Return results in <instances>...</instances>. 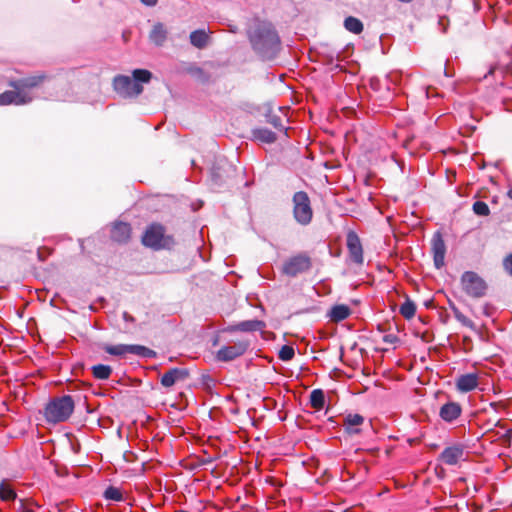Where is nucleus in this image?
<instances>
[{
    "instance_id": "32",
    "label": "nucleus",
    "mask_w": 512,
    "mask_h": 512,
    "mask_svg": "<svg viewBox=\"0 0 512 512\" xmlns=\"http://www.w3.org/2000/svg\"><path fill=\"white\" fill-rule=\"evenodd\" d=\"M152 78V73L146 69H135L132 72V79L135 83H148Z\"/></svg>"
},
{
    "instance_id": "3",
    "label": "nucleus",
    "mask_w": 512,
    "mask_h": 512,
    "mask_svg": "<svg viewBox=\"0 0 512 512\" xmlns=\"http://www.w3.org/2000/svg\"><path fill=\"white\" fill-rule=\"evenodd\" d=\"M142 244L154 250L170 248L174 245V239L165 234L163 225L153 223L149 225L143 233Z\"/></svg>"
},
{
    "instance_id": "30",
    "label": "nucleus",
    "mask_w": 512,
    "mask_h": 512,
    "mask_svg": "<svg viewBox=\"0 0 512 512\" xmlns=\"http://www.w3.org/2000/svg\"><path fill=\"white\" fill-rule=\"evenodd\" d=\"M211 182L215 187H221L225 183L223 168L220 165H214L211 169Z\"/></svg>"
},
{
    "instance_id": "15",
    "label": "nucleus",
    "mask_w": 512,
    "mask_h": 512,
    "mask_svg": "<svg viewBox=\"0 0 512 512\" xmlns=\"http://www.w3.org/2000/svg\"><path fill=\"white\" fill-rule=\"evenodd\" d=\"M464 448L462 445L446 447L440 454V460L447 465H455L463 458Z\"/></svg>"
},
{
    "instance_id": "10",
    "label": "nucleus",
    "mask_w": 512,
    "mask_h": 512,
    "mask_svg": "<svg viewBox=\"0 0 512 512\" xmlns=\"http://www.w3.org/2000/svg\"><path fill=\"white\" fill-rule=\"evenodd\" d=\"M431 252L435 268L441 269L445 265L446 245L440 231H436L432 236Z\"/></svg>"
},
{
    "instance_id": "23",
    "label": "nucleus",
    "mask_w": 512,
    "mask_h": 512,
    "mask_svg": "<svg viewBox=\"0 0 512 512\" xmlns=\"http://www.w3.org/2000/svg\"><path fill=\"white\" fill-rule=\"evenodd\" d=\"M351 314V309L345 304H337L331 307L328 312V316L333 322H341L347 319Z\"/></svg>"
},
{
    "instance_id": "31",
    "label": "nucleus",
    "mask_w": 512,
    "mask_h": 512,
    "mask_svg": "<svg viewBox=\"0 0 512 512\" xmlns=\"http://www.w3.org/2000/svg\"><path fill=\"white\" fill-rule=\"evenodd\" d=\"M103 497L106 500L114 502H121L124 500L121 490L115 486H108L103 493Z\"/></svg>"
},
{
    "instance_id": "13",
    "label": "nucleus",
    "mask_w": 512,
    "mask_h": 512,
    "mask_svg": "<svg viewBox=\"0 0 512 512\" xmlns=\"http://www.w3.org/2000/svg\"><path fill=\"white\" fill-rule=\"evenodd\" d=\"M266 324L262 320L257 319H251V320H245L241 321L239 323L229 325L225 331L232 333V332H255V331H261L263 328H265Z\"/></svg>"
},
{
    "instance_id": "16",
    "label": "nucleus",
    "mask_w": 512,
    "mask_h": 512,
    "mask_svg": "<svg viewBox=\"0 0 512 512\" xmlns=\"http://www.w3.org/2000/svg\"><path fill=\"white\" fill-rule=\"evenodd\" d=\"M461 413H462L461 405L457 402L451 401V402H447L444 405H442V407L440 408V411H439V416L443 421H445L447 423H451L454 420H456L457 418H459Z\"/></svg>"
},
{
    "instance_id": "9",
    "label": "nucleus",
    "mask_w": 512,
    "mask_h": 512,
    "mask_svg": "<svg viewBox=\"0 0 512 512\" xmlns=\"http://www.w3.org/2000/svg\"><path fill=\"white\" fill-rule=\"evenodd\" d=\"M346 246L351 261L357 265H362L364 262L363 247L361 240L355 231H348L346 235Z\"/></svg>"
},
{
    "instance_id": "24",
    "label": "nucleus",
    "mask_w": 512,
    "mask_h": 512,
    "mask_svg": "<svg viewBox=\"0 0 512 512\" xmlns=\"http://www.w3.org/2000/svg\"><path fill=\"white\" fill-rule=\"evenodd\" d=\"M102 349L113 356H125L127 354H132L133 351V344H117V345H110V344H104L102 346Z\"/></svg>"
},
{
    "instance_id": "38",
    "label": "nucleus",
    "mask_w": 512,
    "mask_h": 512,
    "mask_svg": "<svg viewBox=\"0 0 512 512\" xmlns=\"http://www.w3.org/2000/svg\"><path fill=\"white\" fill-rule=\"evenodd\" d=\"M455 317L458 321H460L463 325L467 327H471L473 325L472 321L464 316L462 313L455 311Z\"/></svg>"
},
{
    "instance_id": "36",
    "label": "nucleus",
    "mask_w": 512,
    "mask_h": 512,
    "mask_svg": "<svg viewBox=\"0 0 512 512\" xmlns=\"http://www.w3.org/2000/svg\"><path fill=\"white\" fill-rule=\"evenodd\" d=\"M294 355V348L290 345H283L278 353V357L282 361H290L294 357Z\"/></svg>"
},
{
    "instance_id": "8",
    "label": "nucleus",
    "mask_w": 512,
    "mask_h": 512,
    "mask_svg": "<svg viewBox=\"0 0 512 512\" xmlns=\"http://www.w3.org/2000/svg\"><path fill=\"white\" fill-rule=\"evenodd\" d=\"M250 347V341L239 340L233 345L221 347L215 354V359L219 362H230L243 356Z\"/></svg>"
},
{
    "instance_id": "43",
    "label": "nucleus",
    "mask_w": 512,
    "mask_h": 512,
    "mask_svg": "<svg viewBox=\"0 0 512 512\" xmlns=\"http://www.w3.org/2000/svg\"><path fill=\"white\" fill-rule=\"evenodd\" d=\"M145 6L153 7L157 4L158 0H140Z\"/></svg>"
},
{
    "instance_id": "37",
    "label": "nucleus",
    "mask_w": 512,
    "mask_h": 512,
    "mask_svg": "<svg viewBox=\"0 0 512 512\" xmlns=\"http://www.w3.org/2000/svg\"><path fill=\"white\" fill-rule=\"evenodd\" d=\"M200 383L210 389L215 385V380L209 374H202L200 377Z\"/></svg>"
},
{
    "instance_id": "7",
    "label": "nucleus",
    "mask_w": 512,
    "mask_h": 512,
    "mask_svg": "<svg viewBox=\"0 0 512 512\" xmlns=\"http://www.w3.org/2000/svg\"><path fill=\"white\" fill-rule=\"evenodd\" d=\"M113 88L117 94L124 98H133L143 92V86L135 83L127 75H117L113 79Z\"/></svg>"
},
{
    "instance_id": "35",
    "label": "nucleus",
    "mask_w": 512,
    "mask_h": 512,
    "mask_svg": "<svg viewBox=\"0 0 512 512\" xmlns=\"http://www.w3.org/2000/svg\"><path fill=\"white\" fill-rule=\"evenodd\" d=\"M472 209L478 216H488L490 214L489 206L483 201L474 202Z\"/></svg>"
},
{
    "instance_id": "17",
    "label": "nucleus",
    "mask_w": 512,
    "mask_h": 512,
    "mask_svg": "<svg viewBox=\"0 0 512 512\" xmlns=\"http://www.w3.org/2000/svg\"><path fill=\"white\" fill-rule=\"evenodd\" d=\"M478 375L475 373H468L460 375L456 379V389L461 393L473 391L478 386Z\"/></svg>"
},
{
    "instance_id": "28",
    "label": "nucleus",
    "mask_w": 512,
    "mask_h": 512,
    "mask_svg": "<svg viewBox=\"0 0 512 512\" xmlns=\"http://www.w3.org/2000/svg\"><path fill=\"white\" fill-rule=\"evenodd\" d=\"M344 27L347 31L360 34L363 31V23L356 17L348 16L344 20Z\"/></svg>"
},
{
    "instance_id": "40",
    "label": "nucleus",
    "mask_w": 512,
    "mask_h": 512,
    "mask_svg": "<svg viewBox=\"0 0 512 512\" xmlns=\"http://www.w3.org/2000/svg\"><path fill=\"white\" fill-rule=\"evenodd\" d=\"M188 72L191 74V75H195V76H202L204 74V71L202 68L198 67V66H191L188 68Z\"/></svg>"
},
{
    "instance_id": "29",
    "label": "nucleus",
    "mask_w": 512,
    "mask_h": 512,
    "mask_svg": "<svg viewBox=\"0 0 512 512\" xmlns=\"http://www.w3.org/2000/svg\"><path fill=\"white\" fill-rule=\"evenodd\" d=\"M17 497L15 490L5 480L0 483V499L2 501H14Z\"/></svg>"
},
{
    "instance_id": "27",
    "label": "nucleus",
    "mask_w": 512,
    "mask_h": 512,
    "mask_svg": "<svg viewBox=\"0 0 512 512\" xmlns=\"http://www.w3.org/2000/svg\"><path fill=\"white\" fill-rule=\"evenodd\" d=\"M91 370L94 378L98 380H107L112 373V368L105 364L94 365Z\"/></svg>"
},
{
    "instance_id": "44",
    "label": "nucleus",
    "mask_w": 512,
    "mask_h": 512,
    "mask_svg": "<svg viewBox=\"0 0 512 512\" xmlns=\"http://www.w3.org/2000/svg\"><path fill=\"white\" fill-rule=\"evenodd\" d=\"M445 17H440L438 20V25L442 26V32L445 33L447 31V24H444Z\"/></svg>"
},
{
    "instance_id": "14",
    "label": "nucleus",
    "mask_w": 512,
    "mask_h": 512,
    "mask_svg": "<svg viewBox=\"0 0 512 512\" xmlns=\"http://www.w3.org/2000/svg\"><path fill=\"white\" fill-rule=\"evenodd\" d=\"M189 376V372L187 369L183 368H171L167 372H165L161 377V385L170 388L172 387L177 381L179 380H185Z\"/></svg>"
},
{
    "instance_id": "4",
    "label": "nucleus",
    "mask_w": 512,
    "mask_h": 512,
    "mask_svg": "<svg viewBox=\"0 0 512 512\" xmlns=\"http://www.w3.org/2000/svg\"><path fill=\"white\" fill-rule=\"evenodd\" d=\"M292 202L295 221L302 226L309 225L313 218V210L308 194L304 191H298L294 193Z\"/></svg>"
},
{
    "instance_id": "5",
    "label": "nucleus",
    "mask_w": 512,
    "mask_h": 512,
    "mask_svg": "<svg viewBox=\"0 0 512 512\" xmlns=\"http://www.w3.org/2000/svg\"><path fill=\"white\" fill-rule=\"evenodd\" d=\"M460 283L463 291L471 298L479 299L487 293L486 281L474 271H465L461 275Z\"/></svg>"
},
{
    "instance_id": "42",
    "label": "nucleus",
    "mask_w": 512,
    "mask_h": 512,
    "mask_svg": "<svg viewBox=\"0 0 512 512\" xmlns=\"http://www.w3.org/2000/svg\"><path fill=\"white\" fill-rule=\"evenodd\" d=\"M18 512H34L32 509L27 508L23 502V500H20V505L18 507Z\"/></svg>"
},
{
    "instance_id": "41",
    "label": "nucleus",
    "mask_w": 512,
    "mask_h": 512,
    "mask_svg": "<svg viewBox=\"0 0 512 512\" xmlns=\"http://www.w3.org/2000/svg\"><path fill=\"white\" fill-rule=\"evenodd\" d=\"M398 341V337L393 334H387L383 336V342L388 344H394Z\"/></svg>"
},
{
    "instance_id": "25",
    "label": "nucleus",
    "mask_w": 512,
    "mask_h": 512,
    "mask_svg": "<svg viewBox=\"0 0 512 512\" xmlns=\"http://www.w3.org/2000/svg\"><path fill=\"white\" fill-rule=\"evenodd\" d=\"M190 43L198 48L203 49L208 43L209 36L203 29H198L190 33Z\"/></svg>"
},
{
    "instance_id": "6",
    "label": "nucleus",
    "mask_w": 512,
    "mask_h": 512,
    "mask_svg": "<svg viewBox=\"0 0 512 512\" xmlns=\"http://www.w3.org/2000/svg\"><path fill=\"white\" fill-rule=\"evenodd\" d=\"M311 267V258L306 253H298L283 263L281 271L288 277H296L309 271Z\"/></svg>"
},
{
    "instance_id": "20",
    "label": "nucleus",
    "mask_w": 512,
    "mask_h": 512,
    "mask_svg": "<svg viewBox=\"0 0 512 512\" xmlns=\"http://www.w3.org/2000/svg\"><path fill=\"white\" fill-rule=\"evenodd\" d=\"M364 422V417L360 414H348L344 417L343 426L346 433L349 435H356L360 433L359 426Z\"/></svg>"
},
{
    "instance_id": "26",
    "label": "nucleus",
    "mask_w": 512,
    "mask_h": 512,
    "mask_svg": "<svg viewBox=\"0 0 512 512\" xmlns=\"http://www.w3.org/2000/svg\"><path fill=\"white\" fill-rule=\"evenodd\" d=\"M310 404L316 410H321L325 406V393L322 389H314L310 393Z\"/></svg>"
},
{
    "instance_id": "1",
    "label": "nucleus",
    "mask_w": 512,
    "mask_h": 512,
    "mask_svg": "<svg viewBox=\"0 0 512 512\" xmlns=\"http://www.w3.org/2000/svg\"><path fill=\"white\" fill-rule=\"evenodd\" d=\"M247 36L253 51L262 60H272L280 51V36L269 21H255L248 29Z\"/></svg>"
},
{
    "instance_id": "33",
    "label": "nucleus",
    "mask_w": 512,
    "mask_h": 512,
    "mask_svg": "<svg viewBox=\"0 0 512 512\" xmlns=\"http://www.w3.org/2000/svg\"><path fill=\"white\" fill-rule=\"evenodd\" d=\"M132 354L137 355L142 358H149V359L156 358V356H157V353L154 350H152L146 346L138 345V344H133Z\"/></svg>"
},
{
    "instance_id": "46",
    "label": "nucleus",
    "mask_w": 512,
    "mask_h": 512,
    "mask_svg": "<svg viewBox=\"0 0 512 512\" xmlns=\"http://www.w3.org/2000/svg\"><path fill=\"white\" fill-rule=\"evenodd\" d=\"M507 196L512 199V187L507 191Z\"/></svg>"
},
{
    "instance_id": "47",
    "label": "nucleus",
    "mask_w": 512,
    "mask_h": 512,
    "mask_svg": "<svg viewBox=\"0 0 512 512\" xmlns=\"http://www.w3.org/2000/svg\"><path fill=\"white\" fill-rule=\"evenodd\" d=\"M493 73V69H490L488 74H492Z\"/></svg>"
},
{
    "instance_id": "19",
    "label": "nucleus",
    "mask_w": 512,
    "mask_h": 512,
    "mask_svg": "<svg viewBox=\"0 0 512 512\" xmlns=\"http://www.w3.org/2000/svg\"><path fill=\"white\" fill-rule=\"evenodd\" d=\"M131 227L128 223L117 222L111 230V238L118 243H125L129 240Z\"/></svg>"
},
{
    "instance_id": "12",
    "label": "nucleus",
    "mask_w": 512,
    "mask_h": 512,
    "mask_svg": "<svg viewBox=\"0 0 512 512\" xmlns=\"http://www.w3.org/2000/svg\"><path fill=\"white\" fill-rule=\"evenodd\" d=\"M45 78V74H36L17 80H12L9 82V85L14 89H19L20 91H27V89H31L40 85L45 80Z\"/></svg>"
},
{
    "instance_id": "34",
    "label": "nucleus",
    "mask_w": 512,
    "mask_h": 512,
    "mask_svg": "<svg viewBox=\"0 0 512 512\" xmlns=\"http://www.w3.org/2000/svg\"><path fill=\"white\" fill-rule=\"evenodd\" d=\"M400 313L406 319H411L415 316L416 305L410 299H407L400 306Z\"/></svg>"
},
{
    "instance_id": "21",
    "label": "nucleus",
    "mask_w": 512,
    "mask_h": 512,
    "mask_svg": "<svg viewBox=\"0 0 512 512\" xmlns=\"http://www.w3.org/2000/svg\"><path fill=\"white\" fill-rule=\"evenodd\" d=\"M167 34L168 33L165 26L162 23L158 22L152 27L149 33V40L155 46L161 47L167 40Z\"/></svg>"
},
{
    "instance_id": "11",
    "label": "nucleus",
    "mask_w": 512,
    "mask_h": 512,
    "mask_svg": "<svg viewBox=\"0 0 512 512\" xmlns=\"http://www.w3.org/2000/svg\"><path fill=\"white\" fill-rule=\"evenodd\" d=\"M31 101L32 97L29 95V93L27 91H20L19 89H14L13 91H5L0 94L1 106L10 104L24 105L30 103Z\"/></svg>"
},
{
    "instance_id": "22",
    "label": "nucleus",
    "mask_w": 512,
    "mask_h": 512,
    "mask_svg": "<svg viewBox=\"0 0 512 512\" xmlns=\"http://www.w3.org/2000/svg\"><path fill=\"white\" fill-rule=\"evenodd\" d=\"M254 140L261 143L272 144L277 140V135L265 127L254 128L251 131Z\"/></svg>"
},
{
    "instance_id": "2",
    "label": "nucleus",
    "mask_w": 512,
    "mask_h": 512,
    "mask_svg": "<svg viewBox=\"0 0 512 512\" xmlns=\"http://www.w3.org/2000/svg\"><path fill=\"white\" fill-rule=\"evenodd\" d=\"M75 403L70 395L52 398L44 408V417L49 423L64 422L72 415Z\"/></svg>"
},
{
    "instance_id": "18",
    "label": "nucleus",
    "mask_w": 512,
    "mask_h": 512,
    "mask_svg": "<svg viewBox=\"0 0 512 512\" xmlns=\"http://www.w3.org/2000/svg\"><path fill=\"white\" fill-rule=\"evenodd\" d=\"M284 118L285 115L282 107H279L277 112L270 108L265 113L266 122L272 125L275 129H277L280 132L287 131V127L284 124Z\"/></svg>"
},
{
    "instance_id": "45",
    "label": "nucleus",
    "mask_w": 512,
    "mask_h": 512,
    "mask_svg": "<svg viewBox=\"0 0 512 512\" xmlns=\"http://www.w3.org/2000/svg\"><path fill=\"white\" fill-rule=\"evenodd\" d=\"M122 318L126 322H133L134 321V317L131 316L128 312H123Z\"/></svg>"
},
{
    "instance_id": "39",
    "label": "nucleus",
    "mask_w": 512,
    "mask_h": 512,
    "mask_svg": "<svg viewBox=\"0 0 512 512\" xmlns=\"http://www.w3.org/2000/svg\"><path fill=\"white\" fill-rule=\"evenodd\" d=\"M503 266L505 270L512 276V254L508 255L504 259Z\"/></svg>"
}]
</instances>
